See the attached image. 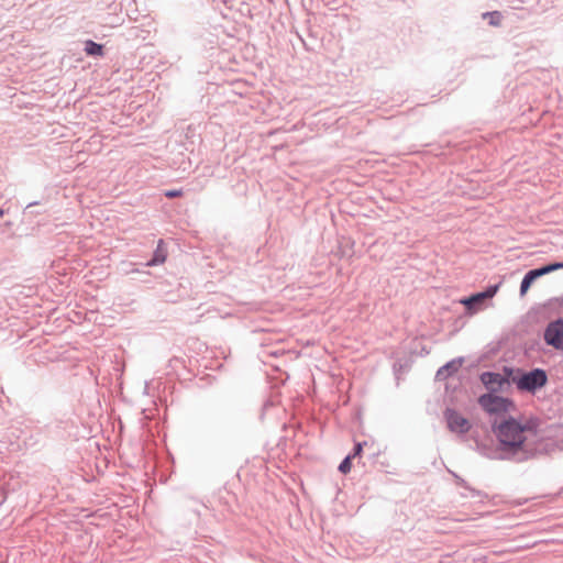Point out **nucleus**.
<instances>
[{
  "label": "nucleus",
  "instance_id": "f257e3e1",
  "mask_svg": "<svg viewBox=\"0 0 563 563\" xmlns=\"http://www.w3.org/2000/svg\"><path fill=\"white\" fill-rule=\"evenodd\" d=\"M495 434L504 450L517 451L522 448L529 435H534L536 430L531 421L520 422L514 418L500 423H494Z\"/></svg>",
  "mask_w": 563,
  "mask_h": 563
},
{
  "label": "nucleus",
  "instance_id": "f03ea898",
  "mask_svg": "<svg viewBox=\"0 0 563 563\" xmlns=\"http://www.w3.org/2000/svg\"><path fill=\"white\" fill-rule=\"evenodd\" d=\"M478 404L492 415H504L515 410V405L510 399L494 394L482 395L478 398Z\"/></svg>",
  "mask_w": 563,
  "mask_h": 563
},
{
  "label": "nucleus",
  "instance_id": "7ed1b4c3",
  "mask_svg": "<svg viewBox=\"0 0 563 563\" xmlns=\"http://www.w3.org/2000/svg\"><path fill=\"white\" fill-rule=\"evenodd\" d=\"M548 382L547 374L543 369H533L529 373L521 375L516 379L517 387L520 390L533 393L538 388L543 387Z\"/></svg>",
  "mask_w": 563,
  "mask_h": 563
},
{
  "label": "nucleus",
  "instance_id": "20e7f679",
  "mask_svg": "<svg viewBox=\"0 0 563 563\" xmlns=\"http://www.w3.org/2000/svg\"><path fill=\"white\" fill-rule=\"evenodd\" d=\"M558 269H563V262L552 263L538 269H532L526 274L520 285V295L525 296L529 290L531 284L539 277L552 273Z\"/></svg>",
  "mask_w": 563,
  "mask_h": 563
},
{
  "label": "nucleus",
  "instance_id": "39448f33",
  "mask_svg": "<svg viewBox=\"0 0 563 563\" xmlns=\"http://www.w3.org/2000/svg\"><path fill=\"white\" fill-rule=\"evenodd\" d=\"M544 341L556 350H563V320L550 322L544 331Z\"/></svg>",
  "mask_w": 563,
  "mask_h": 563
},
{
  "label": "nucleus",
  "instance_id": "423d86ee",
  "mask_svg": "<svg viewBox=\"0 0 563 563\" xmlns=\"http://www.w3.org/2000/svg\"><path fill=\"white\" fill-rule=\"evenodd\" d=\"M448 427L453 432L464 433L467 432L471 424L467 419L452 409L445 411Z\"/></svg>",
  "mask_w": 563,
  "mask_h": 563
},
{
  "label": "nucleus",
  "instance_id": "0eeeda50",
  "mask_svg": "<svg viewBox=\"0 0 563 563\" xmlns=\"http://www.w3.org/2000/svg\"><path fill=\"white\" fill-rule=\"evenodd\" d=\"M482 383L492 390L500 389L504 384L507 383V380L497 373H483L481 376Z\"/></svg>",
  "mask_w": 563,
  "mask_h": 563
},
{
  "label": "nucleus",
  "instance_id": "6e6552de",
  "mask_svg": "<svg viewBox=\"0 0 563 563\" xmlns=\"http://www.w3.org/2000/svg\"><path fill=\"white\" fill-rule=\"evenodd\" d=\"M85 51L88 55L93 56H102L103 55V47L102 45L95 43L93 41H87Z\"/></svg>",
  "mask_w": 563,
  "mask_h": 563
},
{
  "label": "nucleus",
  "instance_id": "1a4fd4ad",
  "mask_svg": "<svg viewBox=\"0 0 563 563\" xmlns=\"http://www.w3.org/2000/svg\"><path fill=\"white\" fill-rule=\"evenodd\" d=\"M166 260V252L163 247V241L158 242L157 249L155 251L154 258L148 263V265L162 264Z\"/></svg>",
  "mask_w": 563,
  "mask_h": 563
},
{
  "label": "nucleus",
  "instance_id": "9d476101",
  "mask_svg": "<svg viewBox=\"0 0 563 563\" xmlns=\"http://www.w3.org/2000/svg\"><path fill=\"white\" fill-rule=\"evenodd\" d=\"M353 456L347 455L339 465V471L343 474H347L351 471L352 467V461Z\"/></svg>",
  "mask_w": 563,
  "mask_h": 563
},
{
  "label": "nucleus",
  "instance_id": "9b49d317",
  "mask_svg": "<svg viewBox=\"0 0 563 563\" xmlns=\"http://www.w3.org/2000/svg\"><path fill=\"white\" fill-rule=\"evenodd\" d=\"M459 367H460V363L453 361V362L446 364L445 366L441 367L438 372V375L442 376L450 369L457 371Z\"/></svg>",
  "mask_w": 563,
  "mask_h": 563
},
{
  "label": "nucleus",
  "instance_id": "f8f14e48",
  "mask_svg": "<svg viewBox=\"0 0 563 563\" xmlns=\"http://www.w3.org/2000/svg\"><path fill=\"white\" fill-rule=\"evenodd\" d=\"M484 18H489V23L493 25H498L500 21V14L498 12H487L483 14Z\"/></svg>",
  "mask_w": 563,
  "mask_h": 563
},
{
  "label": "nucleus",
  "instance_id": "ddd939ff",
  "mask_svg": "<svg viewBox=\"0 0 563 563\" xmlns=\"http://www.w3.org/2000/svg\"><path fill=\"white\" fill-rule=\"evenodd\" d=\"M486 299L485 295L483 292L476 294L464 301L465 305H472L475 302H479L482 300Z\"/></svg>",
  "mask_w": 563,
  "mask_h": 563
},
{
  "label": "nucleus",
  "instance_id": "4468645a",
  "mask_svg": "<svg viewBox=\"0 0 563 563\" xmlns=\"http://www.w3.org/2000/svg\"><path fill=\"white\" fill-rule=\"evenodd\" d=\"M499 286L498 285H495V286H490L488 289H486L483 294L485 295L486 298H492L496 295L497 290H498Z\"/></svg>",
  "mask_w": 563,
  "mask_h": 563
},
{
  "label": "nucleus",
  "instance_id": "2eb2a0df",
  "mask_svg": "<svg viewBox=\"0 0 563 563\" xmlns=\"http://www.w3.org/2000/svg\"><path fill=\"white\" fill-rule=\"evenodd\" d=\"M183 195V191L179 190V189H174V190H167L165 192V196L167 198H176V197H180Z\"/></svg>",
  "mask_w": 563,
  "mask_h": 563
},
{
  "label": "nucleus",
  "instance_id": "dca6fc26",
  "mask_svg": "<svg viewBox=\"0 0 563 563\" xmlns=\"http://www.w3.org/2000/svg\"><path fill=\"white\" fill-rule=\"evenodd\" d=\"M362 450H363V444L362 443H357L355 445V448H354V453L351 456H353V459L356 457V456H360L361 453H362Z\"/></svg>",
  "mask_w": 563,
  "mask_h": 563
},
{
  "label": "nucleus",
  "instance_id": "f3484780",
  "mask_svg": "<svg viewBox=\"0 0 563 563\" xmlns=\"http://www.w3.org/2000/svg\"><path fill=\"white\" fill-rule=\"evenodd\" d=\"M3 216V211L0 209V218Z\"/></svg>",
  "mask_w": 563,
  "mask_h": 563
}]
</instances>
